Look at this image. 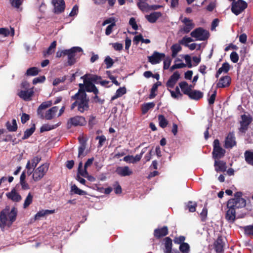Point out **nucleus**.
Returning <instances> with one entry per match:
<instances>
[{
    "mask_svg": "<svg viewBox=\"0 0 253 253\" xmlns=\"http://www.w3.org/2000/svg\"><path fill=\"white\" fill-rule=\"evenodd\" d=\"M71 100L74 101L70 106L71 110H74L76 108V110L80 113H84L89 110V98L87 97L86 92L81 89H79L75 94L72 95Z\"/></svg>",
    "mask_w": 253,
    "mask_h": 253,
    "instance_id": "f257e3e1",
    "label": "nucleus"
},
{
    "mask_svg": "<svg viewBox=\"0 0 253 253\" xmlns=\"http://www.w3.org/2000/svg\"><path fill=\"white\" fill-rule=\"evenodd\" d=\"M234 200H229L228 201L227 207L228 210L225 214V218L229 222H234L236 218V209L240 208L237 205L234 204Z\"/></svg>",
    "mask_w": 253,
    "mask_h": 253,
    "instance_id": "f03ea898",
    "label": "nucleus"
},
{
    "mask_svg": "<svg viewBox=\"0 0 253 253\" xmlns=\"http://www.w3.org/2000/svg\"><path fill=\"white\" fill-rule=\"evenodd\" d=\"M49 167V164L45 163L35 169L33 179L35 181H38L42 179L47 173Z\"/></svg>",
    "mask_w": 253,
    "mask_h": 253,
    "instance_id": "7ed1b4c3",
    "label": "nucleus"
},
{
    "mask_svg": "<svg viewBox=\"0 0 253 253\" xmlns=\"http://www.w3.org/2000/svg\"><path fill=\"white\" fill-rule=\"evenodd\" d=\"M192 37L196 38L198 41L207 40L210 37V33L208 30L202 27H199L194 29L191 33Z\"/></svg>",
    "mask_w": 253,
    "mask_h": 253,
    "instance_id": "20e7f679",
    "label": "nucleus"
},
{
    "mask_svg": "<svg viewBox=\"0 0 253 253\" xmlns=\"http://www.w3.org/2000/svg\"><path fill=\"white\" fill-rule=\"evenodd\" d=\"M225 150L220 145L218 139H216L213 141V151L212 152V158L214 160H219L223 158L225 154Z\"/></svg>",
    "mask_w": 253,
    "mask_h": 253,
    "instance_id": "39448f33",
    "label": "nucleus"
},
{
    "mask_svg": "<svg viewBox=\"0 0 253 253\" xmlns=\"http://www.w3.org/2000/svg\"><path fill=\"white\" fill-rule=\"evenodd\" d=\"M86 124V121L85 118L81 116H76L70 118L67 124L68 128L72 126H84Z\"/></svg>",
    "mask_w": 253,
    "mask_h": 253,
    "instance_id": "423d86ee",
    "label": "nucleus"
},
{
    "mask_svg": "<svg viewBox=\"0 0 253 253\" xmlns=\"http://www.w3.org/2000/svg\"><path fill=\"white\" fill-rule=\"evenodd\" d=\"M252 117L250 115H242L241 120L239 122L240 125V127L239 128V131L245 133L248 130L249 126L252 123Z\"/></svg>",
    "mask_w": 253,
    "mask_h": 253,
    "instance_id": "0eeeda50",
    "label": "nucleus"
},
{
    "mask_svg": "<svg viewBox=\"0 0 253 253\" xmlns=\"http://www.w3.org/2000/svg\"><path fill=\"white\" fill-rule=\"evenodd\" d=\"M83 51L81 47L78 46H74L71 48V50L67 56L68 61L65 64L66 66H71L75 64L76 62V56L77 52H80Z\"/></svg>",
    "mask_w": 253,
    "mask_h": 253,
    "instance_id": "6e6552de",
    "label": "nucleus"
},
{
    "mask_svg": "<svg viewBox=\"0 0 253 253\" xmlns=\"http://www.w3.org/2000/svg\"><path fill=\"white\" fill-rule=\"evenodd\" d=\"M247 7V3L243 0H238L232 3L231 11L236 15L240 14Z\"/></svg>",
    "mask_w": 253,
    "mask_h": 253,
    "instance_id": "1a4fd4ad",
    "label": "nucleus"
},
{
    "mask_svg": "<svg viewBox=\"0 0 253 253\" xmlns=\"http://www.w3.org/2000/svg\"><path fill=\"white\" fill-rule=\"evenodd\" d=\"M87 77L88 74H86L81 78L84 79L85 92H93L94 94L99 93V90L96 86L93 84V83H92V82L87 79Z\"/></svg>",
    "mask_w": 253,
    "mask_h": 253,
    "instance_id": "9d476101",
    "label": "nucleus"
},
{
    "mask_svg": "<svg viewBox=\"0 0 253 253\" xmlns=\"http://www.w3.org/2000/svg\"><path fill=\"white\" fill-rule=\"evenodd\" d=\"M181 21L184 25L183 27H180L179 32L184 34H187L189 33L195 26V24L193 22V20L188 18L184 17L183 19L181 20Z\"/></svg>",
    "mask_w": 253,
    "mask_h": 253,
    "instance_id": "9b49d317",
    "label": "nucleus"
},
{
    "mask_svg": "<svg viewBox=\"0 0 253 253\" xmlns=\"http://www.w3.org/2000/svg\"><path fill=\"white\" fill-rule=\"evenodd\" d=\"M237 144L236 137L233 132H230L226 137L224 147L226 149H231Z\"/></svg>",
    "mask_w": 253,
    "mask_h": 253,
    "instance_id": "f8f14e48",
    "label": "nucleus"
},
{
    "mask_svg": "<svg viewBox=\"0 0 253 253\" xmlns=\"http://www.w3.org/2000/svg\"><path fill=\"white\" fill-rule=\"evenodd\" d=\"M52 4L54 5V12L59 14L63 12L65 8V3L64 0H52Z\"/></svg>",
    "mask_w": 253,
    "mask_h": 253,
    "instance_id": "ddd939ff",
    "label": "nucleus"
},
{
    "mask_svg": "<svg viewBox=\"0 0 253 253\" xmlns=\"http://www.w3.org/2000/svg\"><path fill=\"white\" fill-rule=\"evenodd\" d=\"M165 57V54L163 53H159L156 51H154L153 54L148 56V61L152 64L154 65L159 63L163 58Z\"/></svg>",
    "mask_w": 253,
    "mask_h": 253,
    "instance_id": "4468645a",
    "label": "nucleus"
},
{
    "mask_svg": "<svg viewBox=\"0 0 253 253\" xmlns=\"http://www.w3.org/2000/svg\"><path fill=\"white\" fill-rule=\"evenodd\" d=\"M242 193L241 192H236L234 194V198L230 200H234L233 202L234 205H237L239 208H243L246 205V200L242 198Z\"/></svg>",
    "mask_w": 253,
    "mask_h": 253,
    "instance_id": "2eb2a0df",
    "label": "nucleus"
},
{
    "mask_svg": "<svg viewBox=\"0 0 253 253\" xmlns=\"http://www.w3.org/2000/svg\"><path fill=\"white\" fill-rule=\"evenodd\" d=\"M168 234L169 229L167 226H164L161 228H156L154 231V236L157 239L165 237Z\"/></svg>",
    "mask_w": 253,
    "mask_h": 253,
    "instance_id": "dca6fc26",
    "label": "nucleus"
},
{
    "mask_svg": "<svg viewBox=\"0 0 253 253\" xmlns=\"http://www.w3.org/2000/svg\"><path fill=\"white\" fill-rule=\"evenodd\" d=\"M180 78V74L178 71H176L170 77L166 83V86L168 87L173 88L176 84L177 81Z\"/></svg>",
    "mask_w": 253,
    "mask_h": 253,
    "instance_id": "f3484780",
    "label": "nucleus"
},
{
    "mask_svg": "<svg viewBox=\"0 0 253 253\" xmlns=\"http://www.w3.org/2000/svg\"><path fill=\"white\" fill-rule=\"evenodd\" d=\"M6 196L8 199L15 202H19L22 199L21 196L16 192L15 188L12 189L10 192L6 193Z\"/></svg>",
    "mask_w": 253,
    "mask_h": 253,
    "instance_id": "a211bd4d",
    "label": "nucleus"
},
{
    "mask_svg": "<svg viewBox=\"0 0 253 253\" xmlns=\"http://www.w3.org/2000/svg\"><path fill=\"white\" fill-rule=\"evenodd\" d=\"M213 246L214 249L216 253H222L223 252L224 243L221 236H219L217 237L214 243Z\"/></svg>",
    "mask_w": 253,
    "mask_h": 253,
    "instance_id": "6ab92c4d",
    "label": "nucleus"
},
{
    "mask_svg": "<svg viewBox=\"0 0 253 253\" xmlns=\"http://www.w3.org/2000/svg\"><path fill=\"white\" fill-rule=\"evenodd\" d=\"M231 79L229 76H225L221 77L216 84L217 88H224L230 85Z\"/></svg>",
    "mask_w": 253,
    "mask_h": 253,
    "instance_id": "aec40b11",
    "label": "nucleus"
},
{
    "mask_svg": "<svg viewBox=\"0 0 253 253\" xmlns=\"http://www.w3.org/2000/svg\"><path fill=\"white\" fill-rule=\"evenodd\" d=\"M8 214V209L7 207L0 212V227L2 229H4L6 225Z\"/></svg>",
    "mask_w": 253,
    "mask_h": 253,
    "instance_id": "412c9836",
    "label": "nucleus"
},
{
    "mask_svg": "<svg viewBox=\"0 0 253 253\" xmlns=\"http://www.w3.org/2000/svg\"><path fill=\"white\" fill-rule=\"evenodd\" d=\"M34 93L33 89L22 90L18 92V95L25 101H30L31 100V97L34 95Z\"/></svg>",
    "mask_w": 253,
    "mask_h": 253,
    "instance_id": "4be33fe9",
    "label": "nucleus"
},
{
    "mask_svg": "<svg viewBox=\"0 0 253 253\" xmlns=\"http://www.w3.org/2000/svg\"><path fill=\"white\" fill-rule=\"evenodd\" d=\"M214 166L216 172H224L226 170V163L223 161L214 160Z\"/></svg>",
    "mask_w": 253,
    "mask_h": 253,
    "instance_id": "5701e85b",
    "label": "nucleus"
},
{
    "mask_svg": "<svg viewBox=\"0 0 253 253\" xmlns=\"http://www.w3.org/2000/svg\"><path fill=\"white\" fill-rule=\"evenodd\" d=\"M116 171L118 174L121 176H129L132 173V171L127 166L119 167L117 168Z\"/></svg>",
    "mask_w": 253,
    "mask_h": 253,
    "instance_id": "b1692460",
    "label": "nucleus"
},
{
    "mask_svg": "<svg viewBox=\"0 0 253 253\" xmlns=\"http://www.w3.org/2000/svg\"><path fill=\"white\" fill-rule=\"evenodd\" d=\"M188 97L192 100H199L203 97V93L200 90H193L192 91L188 93V92H186Z\"/></svg>",
    "mask_w": 253,
    "mask_h": 253,
    "instance_id": "393cba45",
    "label": "nucleus"
},
{
    "mask_svg": "<svg viewBox=\"0 0 253 253\" xmlns=\"http://www.w3.org/2000/svg\"><path fill=\"white\" fill-rule=\"evenodd\" d=\"M162 15L161 12H153L149 15H146L145 17L150 23H154Z\"/></svg>",
    "mask_w": 253,
    "mask_h": 253,
    "instance_id": "a878e982",
    "label": "nucleus"
},
{
    "mask_svg": "<svg viewBox=\"0 0 253 253\" xmlns=\"http://www.w3.org/2000/svg\"><path fill=\"white\" fill-rule=\"evenodd\" d=\"M55 212L54 210H42L39 211L34 216L35 220H39L41 217H44L45 215L54 213Z\"/></svg>",
    "mask_w": 253,
    "mask_h": 253,
    "instance_id": "bb28decb",
    "label": "nucleus"
},
{
    "mask_svg": "<svg viewBox=\"0 0 253 253\" xmlns=\"http://www.w3.org/2000/svg\"><path fill=\"white\" fill-rule=\"evenodd\" d=\"M58 110V107H52L46 112L44 115V119L47 120H50L52 119L55 116V114L57 112Z\"/></svg>",
    "mask_w": 253,
    "mask_h": 253,
    "instance_id": "cd10ccee",
    "label": "nucleus"
},
{
    "mask_svg": "<svg viewBox=\"0 0 253 253\" xmlns=\"http://www.w3.org/2000/svg\"><path fill=\"white\" fill-rule=\"evenodd\" d=\"M230 66L227 62H224L222 64L221 67H220L216 72L215 77L218 78L219 75L223 72L227 73L230 70Z\"/></svg>",
    "mask_w": 253,
    "mask_h": 253,
    "instance_id": "c85d7f7f",
    "label": "nucleus"
},
{
    "mask_svg": "<svg viewBox=\"0 0 253 253\" xmlns=\"http://www.w3.org/2000/svg\"><path fill=\"white\" fill-rule=\"evenodd\" d=\"M7 208L8 209V214L7 216H8V218L10 222V225H11L12 223L16 220L17 215V210L16 208L13 207L10 211H9V208Z\"/></svg>",
    "mask_w": 253,
    "mask_h": 253,
    "instance_id": "c756f323",
    "label": "nucleus"
},
{
    "mask_svg": "<svg viewBox=\"0 0 253 253\" xmlns=\"http://www.w3.org/2000/svg\"><path fill=\"white\" fill-rule=\"evenodd\" d=\"M244 157L246 163L253 166V151H246L244 153Z\"/></svg>",
    "mask_w": 253,
    "mask_h": 253,
    "instance_id": "7c9ffc66",
    "label": "nucleus"
},
{
    "mask_svg": "<svg viewBox=\"0 0 253 253\" xmlns=\"http://www.w3.org/2000/svg\"><path fill=\"white\" fill-rule=\"evenodd\" d=\"M15 31L14 29L10 27V31L7 28H0V35L4 37H8L9 35L13 37L14 35Z\"/></svg>",
    "mask_w": 253,
    "mask_h": 253,
    "instance_id": "2f4dec72",
    "label": "nucleus"
},
{
    "mask_svg": "<svg viewBox=\"0 0 253 253\" xmlns=\"http://www.w3.org/2000/svg\"><path fill=\"white\" fill-rule=\"evenodd\" d=\"M5 126L9 131H16L17 129L16 120L14 119H12L11 123L9 121H7L6 123Z\"/></svg>",
    "mask_w": 253,
    "mask_h": 253,
    "instance_id": "473e14b6",
    "label": "nucleus"
},
{
    "mask_svg": "<svg viewBox=\"0 0 253 253\" xmlns=\"http://www.w3.org/2000/svg\"><path fill=\"white\" fill-rule=\"evenodd\" d=\"M165 253H169L172 251V240L169 237H166L165 240Z\"/></svg>",
    "mask_w": 253,
    "mask_h": 253,
    "instance_id": "72a5a7b5",
    "label": "nucleus"
},
{
    "mask_svg": "<svg viewBox=\"0 0 253 253\" xmlns=\"http://www.w3.org/2000/svg\"><path fill=\"white\" fill-rule=\"evenodd\" d=\"M36 129V126L35 124H33L32 126L29 128L27 129L24 133V135L22 138V140H25L26 139H28L29 137H30L33 133L35 132Z\"/></svg>",
    "mask_w": 253,
    "mask_h": 253,
    "instance_id": "f704fd0d",
    "label": "nucleus"
},
{
    "mask_svg": "<svg viewBox=\"0 0 253 253\" xmlns=\"http://www.w3.org/2000/svg\"><path fill=\"white\" fill-rule=\"evenodd\" d=\"M180 44L179 43H175V44H173L171 46V50L172 51V54H171V56L173 58L176 57V56L177 55V53L181 50L182 49V47L181 46H180Z\"/></svg>",
    "mask_w": 253,
    "mask_h": 253,
    "instance_id": "c9c22d12",
    "label": "nucleus"
},
{
    "mask_svg": "<svg viewBox=\"0 0 253 253\" xmlns=\"http://www.w3.org/2000/svg\"><path fill=\"white\" fill-rule=\"evenodd\" d=\"M155 104L154 102L144 103L142 105L141 107L142 113L143 114H145L150 109H153L155 107Z\"/></svg>",
    "mask_w": 253,
    "mask_h": 253,
    "instance_id": "e433bc0d",
    "label": "nucleus"
},
{
    "mask_svg": "<svg viewBox=\"0 0 253 253\" xmlns=\"http://www.w3.org/2000/svg\"><path fill=\"white\" fill-rule=\"evenodd\" d=\"M87 79H88L90 81L92 82V83H95L96 84H100V82L102 80V78L101 76L92 74H88V77Z\"/></svg>",
    "mask_w": 253,
    "mask_h": 253,
    "instance_id": "4c0bfd02",
    "label": "nucleus"
},
{
    "mask_svg": "<svg viewBox=\"0 0 253 253\" xmlns=\"http://www.w3.org/2000/svg\"><path fill=\"white\" fill-rule=\"evenodd\" d=\"M86 148V143L83 142L81 143V145L79 146L78 149V158H83L86 155V153L84 152V150Z\"/></svg>",
    "mask_w": 253,
    "mask_h": 253,
    "instance_id": "58836bf2",
    "label": "nucleus"
},
{
    "mask_svg": "<svg viewBox=\"0 0 253 253\" xmlns=\"http://www.w3.org/2000/svg\"><path fill=\"white\" fill-rule=\"evenodd\" d=\"M159 124L160 127L165 128L168 125V121L163 115H159L158 116Z\"/></svg>",
    "mask_w": 253,
    "mask_h": 253,
    "instance_id": "ea45409f",
    "label": "nucleus"
},
{
    "mask_svg": "<svg viewBox=\"0 0 253 253\" xmlns=\"http://www.w3.org/2000/svg\"><path fill=\"white\" fill-rule=\"evenodd\" d=\"M33 195L31 193H29L23 204V208L27 209L33 202Z\"/></svg>",
    "mask_w": 253,
    "mask_h": 253,
    "instance_id": "a19ab883",
    "label": "nucleus"
},
{
    "mask_svg": "<svg viewBox=\"0 0 253 253\" xmlns=\"http://www.w3.org/2000/svg\"><path fill=\"white\" fill-rule=\"evenodd\" d=\"M40 71L37 67H31L27 69L26 75L28 76H35L39 74Z\"/></svg>",
    "mask_w": 253,
    "mask_h": 253,
    "instance_id": "79ce46f5",
    "label": "nucleus"
},
{
    "mask_svg": "<svg viewBox=\"0 0 253 253\" xmlns=\"http://www.w3.org/2000/svg\"><path fill=\"white\" fill-rule=\"evenodd\" d=\"M71 191L79 195H84L86 194L85 191L79 189L75 184L71 186Z\"/></svg>",
    "mask_w": 253,
    "mask_h": 253,
    "instance_id": "37998d69",
    "label": "nucleus"
},
{
    "mask_svg": "<svg viewBox=\"0 0 253 253\" xmlns=\"http://www.w3.org/2000/svg\"><path fill=\"white\" fill-rule=\"evenodd\" d=\"M179 87H180L182 92L183 94L187 95L186 92H188V93H190L188 87V83L185 81H183L179 83Z\"/></svg>",
    "mask_w": 253,
    "mask_h": 253,
    "instance_id": "c03bdc74",
    "label": "nucleus"
},
{
    "mask_svg": "<svg viewBox=\"0 0 253 253\" xmlns=\"http://www.w3.org/2000/svg\"><path fill=\"white\" fill-rule=\"evenodd\" d=\"M58 125H56L55 126H50L48 124H44L42 125L40 128V132H43L46 131H49L56 128Z\"/></svg>",
    "mask_w": 253,
    "mask_h": 253,
    "instance_id": "a18cd8bd",
    "label": "nucleus"
},
{
    "mask_svg": "<svg viewBox=\"0 0 253 253\" xmlns=\"http://www.w3.org/2000/svg\"><path fill=\"white\" fill-rule=\"evenodd\" d=\"M179 249L182 253H189L190 251V246L187 243L181 244Z\"/></svg>",
    "mask_w": 253,
    "mask_h": 253,
    "instance_id": "49530a36",
    "label": "nucleus"
},
{
    "mask_svg": "<svg viewBox=\"0 0 253 253\" xmlns=\"http://www.w3.org/2000/svg\"><path fill=\"white\" fill-rule=\"evenodd\" d=\"M137 6L142 11H146L149 8V5L145 2L140 0L137 3Z\"/></svg>",
    "mask_w": 253,
    "mask_h": 253,
    "instance_id": "de8ad7c7",
    "label": "nucleus"
},
{
    "mask_svg": "<svg viewBox=\"0 0 253 253\" xmlns=\"http://www.w3.org/2000/svg\"><path fill=\"white\" fill-rule=\"evenodd\" d=\"M41 157L39 156H36L34 157L32 160H31V167L32 168H33L34 169L37 167L38 164L40 163V162L41 161Z\"/></svg>",
    "mask_w": 253,
    "mask_h": 253,
    "instance_id": "09e8293b",
    "label": "nucleus"
},
{
    "mask_svg": "<svg viewBox=\"0 0 253 253\" xmlns=\"http://www.w3.org/2000/svg\"><path fill=\"white\" fill-rule=\"evenodd\" d=\"M104 63L106 65V68L109 69L113 65L114 62L109 56H107L104 60Z\"/></svg>",
    "mask_w": 253,
    "mask_h": 253,
    "instance_id": "8fccbe9b",
    "label": "nucleus"
},
{
    "mask_svg": "<svg viewBox=\"0 0 253 253\" xmlns=\"http://www.w3.org/2000/svg\"><path fill=\"white\" fill-rule=\"evenodd\" d=\"M193 39L190 37H187L186 36L183 37L182 40L179 41V43L180 44L184 45L185 46L188 45V43L193 42Z\"/></svg>",
    "mask_w": 253,
    "mask_h": 253,
    "instance_id": "3c124183",
    "label": "nucleus"
},
{
    "mask_svg": "<svg viewBox=\"0 0 253 253\" xmlns=\"http://www.w3.org/2000/svg\"><path fill=\"white\" fill-rule=\"evenodd\" d=\"M186 207L190 212H194L196 211L197 203L195 202L193 203L192 201H189Z\"/></svg>",
    "mask_w": 253,
    "mask_h": 253,
    "instance_id": "603ef678",
    "label": "nucleus"
},
{
    "mask_svg": "<svg viewBox=\"0 0 253 253\" xmlns=\"http://www.w3.org/2000/svg\"><path fill=\"white\" fill-rule=\"evenodd\" d=\"M185 237L184 236H180L179 237H175L173 239V242L176 244L181 245L183 244L185 240Z\"/></svg>",
    "mask_w": 253,
    "mask_h": 253,
    "instance_id": "864d4df0",
    "label": "nucleus"
},
{
    "mask_svg": "<svg viewBox=\"0 0 253 253\" xmlns=\"http://www.w3.org/2000/svg\"><path fill=\"white\" fill-rule=\"evenodd\" d=\"M106 74L108 78L112 81V82L117 86L120 85V84L116 79V78L111 75V73L110 71H106Z\"/></svg>",
    "mask_w": 253,
    "mask_h": 253,
    "instance_id": "5fc2aeb1",
    "label": "nucleus"
},
{
    "mask_svg": "<svg viewBox=\"0 0 253 253\" xmlns=\"http://www.w3.org/2000/svg\"><path fill=\"white\" fill-rule=\"evenodd\" d=\"M230 57L231 61L234 63H237L239 60V56L236 52H231Z\"/></svg>",
    "mask_w": 253,
    "mask_h": 253,
    "instance_id": "6e6d98bb",
    "label": "nucleus"
},
{
    "mask_svg": "<svg viewBox=\"0 0 253 253\" xmlns=\"http://www.w3.org/2000/svg\"><path fill=\"white\" fill-rule=\"evenodd\" d=\"M245 233L249 235H253V225H248L244 227Z\"/></svg>",
    "mask_w": 253,
    "mask_h": 253,
    "instance_id": "4d7b16f0",
    "label": "nucleus"
},
{
    "mask_svg": "<svg viewBox=\"0 0 253 253\" xmlns=\"http://www.w3.org/2000/svg\"><path fill=\"white\" fill-rule=\"evenodd\" d=\"M52 105L51 101H45L42 102L40 106V109L45 110L49 107L51 106Z\"/></svg>",
    "mask_w": 253,
    "mask_h": 253,
    "instance_id": "13d9d810",
    "label": "nucleus"
},
{
    "mask_svg": "<svg viewBox=\"0 0 253 253\" xmlns=\"http://www.w3.org/2000/svg\"><path fill=\"white\" fill-rule=\"evenodd\" d=\"M66 80V77L63 76L62 78H56L54 80L53 82V85L54 86H57L58 84H59L60 83H63Z\"/></svg>",
    "mask_w": 253,
    "mask_h": 253,
    "instance_id": "bf43d9fd",
    "label": "nucleus"
},
{
    "mask_svg": "<svg viewBox=\"0 0 253 253\" xmlns=\"http://www.w3.org/2000/svg\"><path fill=\"white\" fill-rule=\"evenodd\" d=\"M45 80V77L44 76H40L36 78H34L33 80V84H36L38 83H41L44 82Z\"/></svg>",
    "mask_w": 253,
    "mask_h": 253,
    "instance_id": "052dcab7",
    "label": "nucleus"
},
{
    "mask_svg": "<svg viewBox=\"0 0 253 253\" xmlns=\"http://www.w3.org/2000/svg\"><path fill=\"white\" fill-rule=\"evenodd\" d=\"M96 140H99L98 147H101L104 144V142L106 141V137L102 135L101 136H97L95 138Z\"/></svg>",
    "mask_w": 253,
    "mask_h": 253,
    "instance_id": "680f3d73",
    "label": "nucleus"
},
{
    "mask_svg": "<svg viewBox=\"0 0 253 253\" xmlns=\"http://www.w3.org/2000/svg\"><path fill=\"white\" fill-rule=\"evenodd\" d=\"M171 62V59L170 57H167L164 61L163 68L164 70L168 69L170 66Z\"/></svg>",
    "mask_w": 253,
    "mask_h": 253,
    "instance_id": "e2e57ef3",
    "label": "nucleus"
},
{
    "mask_svg": "<svg viewBox=\"0 0 253 253\" xmlns=\"http://www.w3.org/2000/svg\"><path fill=\"white\" fill-rule=\"evenodd\" d=\"M11 4L12 6L18 8L22 4L21 0H10Z\"/></svg>",
    "mask_w": 253,
    "mask_h": 253,
    "instance_id": "0e129e2a",
    "label": "nucleus"
},
{
    "mask_svg": "<svg viewBox=\"0 0 253 253\" xmlns=\"http://www.w3.org/2000/svg\"><path fill=\"white\" fill-rule=\"evenodd\" d=\"M186 67V65L183 63H181L179 64H175L173 65L170 68V71H173L174 70L176 69L182 68Z\"/></svg>",
    "mask_w": 253,
    "mask_h": 253,
    "instance_id": "69168bd1",
    "label": "nucleus"
},
{
    "mask_svg": "<svg viewBox=\"0 0 253 253\" xmlns=\"http://www.w3.org/2000/svg\"><path fill=\"white\" fill-rule=\"evenodd\" d=\"M78 11H79V7L76 4L75 5L71 11L70 12L69 16H70V17H72V16H74L75 15H77L78 13Z\"/></svg>",
    "mask_w": 253,
    "mask_h": 253,
    "instance_id": "338daca9",
    "label": "nucleus"
},
{
    "mask_svg": "<svg viewBox=\"0 0 253 253\" xmlns=\"http://www.w3.org/2000/svg\"><path fill=\"white\" fill-rule=\"evenodd\" d=\"M129 24L131 26L132 28L134 30H138V26L136 24L135 19L134 17H131L129 21Z\"/></svg>",
    "mask_w": 253,
    "mask_h": 253,
    "instance_id": "774afa93",
    "label": "nucleus"
}]
</instances>
